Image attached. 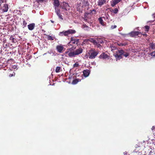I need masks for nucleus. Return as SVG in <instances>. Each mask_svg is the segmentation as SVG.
Masks as SVG:
<instances>
[{"label":"nucleus","mask_w":155,"mask_h":155,"mask_svg":"<svg viewBox=\"0 0 155 155\" xmlns=\"http://www.w3.org/2000/svg\"><path fill=\"white\" fill-rule=\"evenodd\" d=\"M98 53L97 51L94 49H91L88 52L89 58L91 59L94 58L97 56Z\"/></svg>","instance_id":"1"},{"label":"nucleus","mask_w":155,"mask_h":155,"mask_svg":"<svg viewBox=\"0 0 155 155\" xmlns=\"http://www.w3.org/2000/svg\"><path fill=\"white\" fill-rule=\"evenodd\" d=\"M124 53V51L122 50H117V51H115V53L114 55L117 61V60H120L121 58L122 55Z\"/></svg>","instance_id":"2"},{"label":"nucleus","mask_w":155,"mask_h":155,"mask_svg":"<svg viewBox=\"0 0 155 155\" xmlns=\"http://www.w3.org/2000/svg\"><path fill=\"white\" fill-rule=\"evenodd\" d=\"M54 2L53 4L54 5V8L55 11H57L60 9L58 8L60 3L59 0H53Z\"/></svg>","instance_id":"3"},{"label":"nucleus","mask_w":155,"mask_h":155,"mask_svg":"<svg viewBox=\"0 0 155 155\" xmlns=\"http://www.w3.org/2000/svg\"><path fill=\"white\" fill-rule=\"evenodd\" d=\"M56 49L58 52L59 53H62L64 51V48L63 46L61 44L56 46Z\"/></svg>","instance_id":"4"},{"label":"nucleus","mask_w":155,"mask_h":155,"mask_svg":"<svg viewBox=\"0 0 155 155\" xmlns=\"http://www.w3.org/2000/svg\"><path fill=\"white\" fill-rule=\"evenodd\" d=\"M75 32L76 31L74 30L69 29L68 31H64V35L67 36L70 34H74Z\"/></svg>","instance_id":"5"},{"label":"nucleus","mask_w":155,"mask_h":155,"mask_svg":"<svg viewBox=\"0 0 155 155\" xmlns=\"http://www.w3.org/2000/svg\"><path fill=\"white\" fill-rule=\"evenodd\" d=\"M141 34V32L138 31H133L129 33V35L131 37H135Z\"/></svg>","instance_id":"6"},{"label":"nucleus","mask_w":155,"mask_h":155,"mask_svg":"<svg viewBox=\"0 0 155 155\" xmlns=\"http://www.w3.org/2000/svg\"><path fill=\"white\" fill-rule=\"evenodd\" d=\"M107 0H98L97 2V5L101 7L102 6L106 4Z\"/></svg>","instance_id":"7"},{"label":"nucleus","mask_w":155,"mask_h":155,"mask_svg":"<svg viewBox=\"0 0 155 155\" xmlns=\"http://www.w3.org/2000/svg\"><path fill=\"white\" fill-rule=\"evenodd\" d=\"M83 49L82 48H80L78 49H76L74 51V53L76 55H78L82 53Z\"/></svg>","instance_id":"8"},{"label":"nucleus","mask_w":155,"mask_h":155,"mask_svg":"<svg viewBox=\"0 0 155 155\" xmlns=\"http://www.w3.org/2000/svg\"><path fill=\"white\" fill-rule=\"evenodd\" d=\"M55 12L56 13L59 18L62 20H63V16L62 15H61L60 9L57 11H55Z\"/></svg>","instance_id":"9"},{"label":"nucleus","mask_w":155,"mask_h":155,"mask_svg":"<svg viewBox=\"0 0 155 155\" xmlns=\"http://www.w3.org/2000/svg\"><path fill=\"white\" fill-rule=\"evenodd\" d=\"M35 27V24L34 23H32L29 24L28 25V29L30 30H32Z\"/></svg>","instance_id":"10"},{"label":"nucleus","mask_w":155,"mask_h":155,"mask_svg":"<svg viewBox=\"0 0 155 155\" xmlns=\"http://www.w3.org/2000/svg\"><path fill=\"white\" fill-rule=\"evenodd\" d=\"M89 4L87 0H84L83 2L82 5V8H84L86 6H89Z\"/></svg>","instance_id":"11"},{"label":"nucleus","mask_w":155,"mask_h":155,"mask_svg":"<svg viewBox=\"0 0 155 155\" xmlns=\"http://www.w3.org/2000/svg\"><path fill=\"white\" fill-rule=\"evenodd\" d=\"M109 57L108 55L103 53L100 55L99 57L100 58L105 59L107 58H108Z\"/></svg>","instance_id":"12"},{"label":"nucleus","mask_w":155,"mask_h":155,"mask_svg":"<svg viewBox=\"0 0 155 155\" xmlns=\"http://www.w3.org/2000/svg\"><path fill=\"white\" fill-rule=\"evenodd\" d=\"M92 42L94 45H96L97 48H100L101 47V45L99 43V42L98 41V40L93 39Z\"/></svg>","instance_id":"13"},{"label":"nucleus","mask_w":155,"mask_h":155,"mask_svg":"<svg viewBox=\"0 0 155 155\" xmlns=\"http://www.w3.org/2000/svg\"><path fill=\"white\" fill-rule=\"evenodd\" d=\"M8 5L7 4H5L2 7V9L3 12H7L8 10Z\"/></svg>","instance_id":"14"},{"label":"nucleus","mask_w":155,"mask_h":155,"mask_svg":"<svg viewBox=\"0 0 155 155\" xmlns=\"http://www.w3.org/2000/svg\"><path fill=\"white\" fill-rule=\"evenodd\" d=\"M83 74L85 77H87L90 74V71L89 70H84L83 72Z\"/></svg>","instance_id":"15"},{"label":"nucleus","mask_w":155,"mask_h":155,"mask_svg":"<svg viewBox=\"0 0 155 155\" xmlns=\"http://www.w3.org/2000/svg\"><path fill=\"white\" fill-rule=\"evenodd\" d=\"M69 7V5L68 3H66L65 2H63V5L60 6V7L61 8H68Z\"/></svg>","instance_id":"16"},{"label":"nucleus","mask_w":155,"mask_h":155,"mask_svg":"<svg viewBox=\"0 0 155 155\" xmlns=\"http://www.w3.org/2000/svg\"><path fill=\"white\" fill-rule=\"evenodd\" d=\"M82 28L84 29V30L86 31H89L91 28L86 24L83 25L82 26Z\"/></svg>","instance_id":"17"},{"label":"nucleus","mask_w":155,"mask_h":155,"mask_svg":"<svg viewBox=\"0 0 155 155\" xmlns=\"http://www.w3.org/2000/svg\"><path fill=\"white\" fill-rule=\"evenodd\" d=\"M96 11L95 9H93L92 10H90V12L87 13L88 15H95L96 14Z\"/></svg>","instance_id":"18"},{"label":"nucleus","mask_w":155,"mask_h":155,"mask_svg":"<svg viewBox=\"0 0 155 155\" xmlns=\"http://www.w3.org/2000/svg\"><path fill=\"white\" fill-rule=\"evenodd\" d=\"M150 48L153 50L155 49V43L152 42L150 43L149 44Z\"/></svg>","instance_id":"19"},{"label":"nucleus","mask_w":155,"mask_h":155,"mask_svg":"<svg viewBox=\"0 0 155 155\" xmlns=\"http://www.w3.org/2000/svg\"><path fill=\"white\" fill-rule=\"evenodd\" d=\"M76 55L75 54V53H74V51H71L70 53L68 54V56L69 57H75V56Z\"/></svg>","instance_id":"20"},{"label":"nucleus","mask_w":155,"mask_h":155,"mask_svg":"<svg viewBox=\"0 0 155 155\" xmlns=\"http://www.w3.org/2000/svg\"><path fill=\"white\" fill-rule=\"evenodd\" d=\"M110 48H111V50L113 52H114V51H113L117 50L116 51H117V50H118L117 49V48L115 46H114L113 45H110Z\"/></svg>","instance_id":"21"},{"label":"nucleus","mask_w":155,"mask_h":155,"mask_svg":"<svg viewBox=\"0 0 155 155\" xmlns=\"http://www.w3.org/2000/svg\"><path fill=\"white\" fill-rule=\"evenodd\" d=\"M98 21H99V23L102 25L103 26L104 25V22L103 21V20L102 19V18L101 17L99 18H98Z\"/></svg>","instance_id":"22"},{"label":"nucleus","mask_w":155,"mask_h":155,"mask_svg":"<svg viewBox=\"0 0 155 155\" xmlns=\"http://www.w3.org/2000/svg\"><path fill=\"white\" fill-rule=\"evenodd\" d=\"M47 36V39L49 40H53L54 39V37L51 35H46Z\"/></svg>","instance_id":"23"},{"label":"nucleus","mask_w":155,"mask_h":155,"mask_svg":"<svg viewBox=\"0 0 155 155\" xmlns=\"http://www.w3.org/2000/svg\"><path fill=\"white\" fill-rule=\"evenodd\" d=\"M111 12L114 14H117L118 12V10L117 8H115L114 9H112V10L110 11Z\"/></svg>","instance_id":"24"},{"label":"nucleus","mask_w":155,"mask_h":155,"mask_svg":"<svg viewBox=\"0 0 155 155\" xmlns=\"http://www.w3.org/2000/svg\"><path fill=\"white\" fill-rule=\"evenodd\" d=\"M61 71V68L60 67H57L55 69V72L56 73L60 72Z\"/></svg>","instance_id":"25"},{"label":"nucleus","mask_w":155,"mask_h":155,"mask_svg":"<svg viewBox=\"0 0 155 155\" xmlns=\"http://www.w3.org/2000/svg\"><path fill=\"white\" fill-rule=\"evenodd\" d=\"M78 42H77V41H70V42L68 43V44H69L70 45H73L76 44H78Z\"/></svg>","instance_id":"26"},{"label":"nucleus","mask_w":155,"mask_h":155,"mask_svg":"<svg viewBox=\"0 0 155 155\" xmlns=\"http://www.w3.org/2000/svg\"><path fill=\"white\" fill-rule=\"evenodd\" d=\"M79 40V39H76L74 37H72L71 38V39H70V41H77V42H78V41Z\"/></svg>","instance_id":"27"},{"label":"nucleus","mask_w":155,"mask_h":155,"mask_svg":"<svg viewBox=\"0 0 155 155\" xmlns=\"http://www.w3.org/2000/svg\"><path fill=\"white\" fill-rule=\"evenodd\" d=\"M27 24V22H26V21L25 20H24L23 21V23L22 24V25L23 28H24L26 27Z\"/></svg>","instance_id":"28"},{"label":"nucleus","mask_w":155,"mask_h":155,"mask_svg":"<svg viewBox=\"0 0 155 155\" xmlns=\"http://www.w3.org/2000/svg\"><path fill=\"white\" fill-rule=\"evenodd\" d=\"M83 1L82 0H79V1L78 2L77 5H78V8L79 7H80L81 5V3H83Z\"/></svg>","instance_id":"29"},{"label":"nucleus","mask_w":155,"mask_h":155,"mask_svg":"<svg viewBox=\"0 0 155 155\" xmlns=\"http://www.w3.org/2000/svg\"><path fill=\"white\" fill-rule=\"evenodd\" d=\"M144 28H145V31L147 32H148L149 31L150 28L149 26L148 25H146L145 26Z\"/></svg>","instance_id":"30"},{"label":"nucleus","mask_w":155,"mask_h":155,"mask_svg":"<svg viewBox=\"0 0 155 155\" xmlns=\"http://www.w3.org/2000/svg\"><path fill=\"white\" fill-rule=\"evenodd\" d=\"M121 0H114L113 2V4L114 5H116L117 3L120 2Z\"/></svg>","instance_id":"31"},{"label":"nucleus","mask_w":155,"mask_h":155,"mask_svg":"<svg viewBox=\"0 0 155 155\" xmlns=\"http://www.w3.org/2000/svg\"><path fill=\"white\" fill-rule=\"evenodd\" d=\"M71 49H68L67 50V51L65 52V54H66L67 55V56L68 55V54L69 53L71 52Z\"/></svg>","instance_id":"32"},{"label":"nucleus","mask_w":155,"mask_h":155,"mask_svg":"<svg viewBox=\"0 0 155 155\" xmlns=\"http://www.w3.org/2000/svg\"><path fill=\"white\" fill-rule=\"evenodd\" d=\"M79 79H76L74 80L73 81V83L74 84H76L79 81Z\"/></svg>","instance_id":"33"},{"label":"nucleus","mask_w":155,"mask_h":155,"mask_svg":"<svg viewBox=\"0 0 155 155\" xmlns=\"http://www.w3.org/2000/svg\"><path fill=\"white\" fill-rule=\"evenodd\" d=\"M9 39L10 40L12 41V43H15V39L13 38V37L12 35H11L10 37L9 38Z\"/></svg>","instance_id":"34"},{"label":"nucleus","mask_w":155,"mask_h":155,"mask_svg":"<svg viewBox=\"0 0 155 155\" xmlns=\"http://www.w3.org/2000/svg\"><path fill=\"white\" fill-rule=\"evenodd\" d=\"M122 54L123 55V56L126 57H127L129 55V54L128 53H124V52L123 54Z\"/></svg>","instance_id":"35"},{"label":"nucleus","mask_w":155,"mask_h":155,"mask_svg":"<svg viewBox=\"0 0 155 155\" xmlns=\"http://www.w3.org/2000/svg\"><path fill=\"white\" fill-rule=\"evenodd\" d=\"M79 66V64L78 62L75 63L73 65L74 67H78Z\"/></svg>","instance_id":"36"},{"label":"nucleus","mask_w":155,"mask_h":155,"mask_svg":"<svg viewBox=\"0 0 155 155\" xmlns=\"http://www.w3.org/2000/svg\"><path fill=\"white\" fill-rule=\"evenodd\" d=\"M150 54L153 56H155V51H153L150 53Z\"/></svg>","instance_id":"37"},{"label":"nucleus","mask_w":155,"mask_h":155,"mask_svg":"<svg viewBox=\"0 0 155 155\" xmlns=\"http://www.w3.org/2000/svg\"><path fill=\"white\" fill-rule=\"evenodd\" d=\"M117 27V26L115 25H112L111 27V29H112L114 28H115Z\"/></svg>","instance_id":"38"},{"label":"nucleus","mask_w":155,"mask_h":155,"mask_svg":"<svg viewBox=\"0 0 155 155\" xmlns=\"http://www.w3.org/2000/svg\"><path fill=\"white\" fill-rule=\"evenodd\" d=\"M64 31H62L60 33V35L61 36H63V35H64Z\"/></svg>","instance_id":"39"},{"label":"nucleus","mask_w":155,"mask_h":155,"mask_svg":"<svg viewBox=\"0 0 155 155\" xmlns=\"http://www.w3.org/2000/svg\"><path fill=\"white\" fill-rule=\"evenodd\" d=\"M67 8H64H64H62V9H64V10H65V11H67Z\"/></svg>","instance_id":"40"},{"label":"nucleus","mask_w":155,"mask_h":155,"mask_svg":"<svg viewBox=\"0 0 155 155\" xmlns=\"http://www.w3.org/2000/svg\"><path fill=\"white\" fill-rule=\"evenodd\" d=\"M142 35L143 36H147V35L146 33H144V34H143Z\"/></svg>","instance_id":"41"},{"label":"nucleus","mask_w":155,"mask_h":155,"mask_svg":"<svg viewBox=\"0 0 155 155\" xmlns=\"http://www.w3.org/2000/svg\"><path fill=\"white\" fill-rule=\"evenodd\" d=\"M13 74H10L9 75V76L10 77H12L13 76Z\"/></svg>","instance_id":"42"},{"label":"nucleus","mask_w":155,"mask_h":155,"mask_svg":"<svg viewBox=\"0 0 155 155\" xmlns=\"http://www.w3.org/2000/svg\"><path fill=\"white\" fill-rule=\"evenodd\" d=\"M118 45H120H120H123V44H122L121 43H120V44H118Z\"/></svg>","instance_id":"43"},{"label":"nucleus","mask_w":155,"mask_h":155,"mask_svg":"<svg viewBox=\"0 0 155 155\" xmlns=\"http://www.w3.org/2000/svg\"><path fill=\"white\" fill-rule=\"evenodd\" d=\"M38 0L40 2H43L44 1V0Z\"/></svg>","instance_id":"44"},{"label":"nucleus","mask_w":155,"mask_h":155,"mask_svg":"<svg viewBox=\"0 0 155 155\" xmlns=\"http://www.w3.org/2000/svg\"><path fill=\"white\" fill-rule=\"evenodd\" d=\"M51 21L52 23H54V21H52V20H51Z\"/></svg>","instance_id":"45"},{"label":"nucleus","mask_w":155,"mask_h":155,"mask_svg":"<svg viewBox=\"0 0 155 155\" xmlns=\"http://www.w3.org/2000/svg\"><path fill=\"white\" fill-rule=\"evenodd\" d=\"M1 4L0 2V7L1 6Z\"/></svg>","instance_id":"46"},{"label":"nucleus","mask_w":155,"mask_h":155,"mask_svg":"<svg viewBox=\"0 0 155 155\" xmlns=\"http://www.w3.org/2000/svg\"><path fill=\"white\" fill-rule=\"evenodd\" d=\"M102 42H103V41H102V42H101V41L99 42H100L101 43H102Z\"/></svg>","instance_id":"47"}]
</instances>
